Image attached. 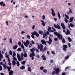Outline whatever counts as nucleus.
I'll return each instance as SVG.
<instances>
[{
	"label": "nucleus",
	"instance_id": "obj_37",
	"mask_svg": "<svg viewBox=\"0 0 75 75\" xmlns=\"http://www.w3.org/2000/svg\"><path fill=\"white\" fill-rule=\"evenodd\" d=\"M12 54H13L12 51L11 50H10L9 51V55H12Z\"/></svg>",
	"mask_w": 75,
	"mask_h": 75
},
{
	"label": "nucleus",
	"instance_id": "obj_35",
	"mask_svg": "<svg viewBox=\"0 0 75 75\" xmlns=\"http://www.w3.org/2000/svg\"><path fill=\"white\" fill-rule=\"evenodd\" d=\"M24 57H27V54L26 53H25L24 54Z\"/></svg>",
	"mask_w": 75,
	"mask_h": 75
},
{
	"label": "nucleus",
	"instance_id": "obj_51",
	"mask_svg": "<svg viewBox=\"0 0 75 75\" xmlns=\"http://www.w3.org/2000/svg\"><path fill=\"white\" fill-rule=\"evenodd\" d=\"M21 57H24V53H21Z\"/></svg>",
	"mask_w": 75,
	"mask_h": 75
},
{
	"label": "nucleus",
	"instance_id": "obj_15",
	"mask_svg": "<svg viewBox=\"0 0 75 75\" xmlns=\"http://www.w3.org/2000/svg\"><path fill=\"white\" fill-rule=\"evenodd\" d=\"M42 57L43 60H46V58L45 57V56L44 55V54H43L42 56Z\"/></svg>",
	"mask_w": 75,
	"mask_h": 75
},
{
	"label": "nucleus",
	"instance_id": "obj_16",
	"mask_svg": "<svg viewBox=\"0 0 75 75\" xmlns=\"http://www.w3.org/2000/svg\"><path fill=\"white\" fill-rule=\"evenodd\" d=\"M7 68L8 69V72H10V69H11V67L10 66L9 67H7Z\"/></svg>",
	"mask_w": 75,
	"mask_h": 75
},
{
	"label": "nucleus",
	"instance_id": "obj_8",
	"mask_svg": "<svg viewBox=\"0 0 75 75\" xmlns=\"http://www.w3.org/2000/svg\"><path fill=\"white\" fill-rule=\"evenodd\" d=\"M41 42L42 44H45V45L47 46V42H46V41L44 40H41Z\"/></svg>",
	"mask_w": 75,
	"mask_h": 75
},
{
	"label": "nucleus",
	"instance_id": "obj_7",
	"mask_svg": "<svg viewBox=\"0 0 75 75\" xmlns=\"http://www.w3.org/2000/svg\"><path fill=\"white\" fill-rule=\"evenodd\" d=\"M51 10L52 11V16H55L56 15V14L55 13V11L54 10H53V8H52L51 9Z\"/></svg>",
	"mask_w": 75,
	"mask_h": 75
},
{
	"label": "nucleus",
	"instance_id": "obj_19",
	"mask_svg": "<svg viewBox=\"0 0 75 75\" xmlns=\"http://www.w3.org/2000/svg\"><path fill=\"white\" fill-rule=\"evenodd\" d=\"M16 61H15V60H13L12 61L13 65L14 66V65H16Z\"/></svg>",
	"mask_w": 75,
	"mask_h": 75
},
{
	"label": "nucleus",
	"instance_id": "obj_5",
	"mask_svg": "<svg viewBox=\"0 0 75 75\" xmlns=\"http://www.w3.org/2000/svg\"><path fill=\"white\" fill-rule=\"evenodd\" d=\"M61 26L62 27V28L63 29V32L65 33V25H64V24L63 23H61Z\"/></svg>",
	"mask_w": 75,
	"mask_h": 75
},
{
	"label": "nucleus",
	"instance_id": "obj_49",
	"mask_svg": "<svg viewBox=\"0 0 75 75\" xmlns=\"http://www.w3.org/2000/svg\"><path fill=\"white\" fill-rule=\"evenodd\" d=\"M44 67H40V70H42V69H44Z\"/></svg>",
	"mask_w": 75,
	"mask_h": 75
},
{
	"label": "nucleus",
	"instance_id": "obj_62",
	"mask_svg": "<svg viewBox=\"0 0 75 75\" xmlns=\"http://www.w3.org/2000/svg\"><path fill=\"white\" fill-rule=\"evenodd\" d=\"M32 50H33V51H35V47H33L32 48Z\"/></svg>",
	"mask_w": 75,
	"mask_h": 75
},
{
	"label": "nucleus",
	"instance_id": "obj_44",
	"mask_svg": "<svg viewBox=\"0 0 75 75\" xmlns=\"http://www.w3.org/2000/svg\"><path fill=\"white\" fill-rule=\"evenodd\" d=\"M18 61H21V59L20 58V57H19L18 58Z\"/></svg>",
	"mask_w": 75,
	"mask_h": 75
},
{
	"label": "nucleus",
	"instance_id": "obj_21",
	"mask_svg": "<svg viewBox=\"0 0 75 75\" xmlns=\"http://www.w3.org/2000/svg\"><path fill=\"white\" fill-rule=\"evenodd\" d=\"M74 19V17L70 18V22H72L73 21V20Z\"/></svg>",
	"mask_w": 75,
	"mask_h": 75
},
{
	"label": "nucleus",
	"instance_id": "obj_50",
	"mask_svg": "<svg viewBox=\"0 0 75 75\" xmlns=\"http://www.w3.org/2000/svg\"><path fill=\"white\" fill-rule=\"evenodd\" d=\"M13 59L14 60L17 61V58H16L15 57H13Z\"/></svg>",
	"mask_w": 75,
	"mask_h": 75
},
{
	"label": "nucleus",
	"instance_id": "obj_38",
	"mask_svg": "<svg viewBox=\"0 0 75 75\" xmlns=\"http://www.w3.org/2000/svg\"><path fill=\"white\" fill-rule=\"evenodd\" d=\"M65 16L66 17V18L67 19H69V17L68 16V15H66V14H65Z\"/></svg>",
	"mask_w": 75,
	"mask_h": 75
},
{
	"label": "nucleus",
	"instance_id": "obj_18",
	"mask_svg": "<svg viewBox=\"0 0 75 75\" xmlns=\"http://www.w3.org/2000/svg\"><path fill=\"white\" fill-rule=\"evenodd\" d=\"M17 47H18V46L17 45H16L15 46H13V49L14 50H16Z\"/></svg>",
	"mask_w": 75,
	"mask_h": 75
},
{
	"label": "nucleus",
	"instance_id": "obj_24",
	"mask_svg": "<svg viewBox=\"0 0 75 75\" xmlns=\"http://www.w3.org/2000/svg\"><path fill=\"white\" fill-rule=\"evenodd\" d=\"M3 66L4 67V69H6L7 68V67L8 66H6V64H4Z\"/></svg>",
	"mask_w": 75,
	"mask_h": 75
},
{
	"label": "nucleus",
	"instance_id": "obj_54",
	"mask_svg": "<svg viewBox=\"0 0 75 75\" xmlns=\"http://www.w3.org/2000/svg\"><path fill=\"white\" fill-rule=\"evenodd\" d=\"M30 35H27V38H28V39H30Z\"/></svg>",
	"mask_w": 75,
	"mask_h": 75
},
{
	"label": "nucleus",
	"instance_id": "obj_33",
	"mask_svg": "<svg viewBox=\"0 0 75 75\" xmlns=\"http://www.w3.org/2000/svg\"><path fill=\"white\" fill-rule=\"evenodd\" d=\"M69 13H72V11L70 8H69Z\"/></svg>",
	"mask_w": 75,
	"mask_h": 75
},
{
	"label": "nucleus",
	"instance_id": "obj_1",
	"mask_svg": "<svg viewBox=\"0 0 75 75\" xmlns=\"http://www.w3.org/2000/svg\"><path fill=\"white\" fill-rule=\"evenodd\" d=\"M54 34L56 35V36H57V38H58V40H61L63 36L62 35L59 33H58L57 32H54Z\"/></svg>",
	"mask_w": 75,
	"mask_h": 75
},
{
	"label": "nucleus",
	"instance_id": "obj_34",
	"mask_svg": "<svg viewBox=\"0 0 75 75\" xmlns=\"http://www.w3.org/2000/svg\"><path fill=\"white\" fill-rule=\"evenodd\" d=\"M57 25H58L57 27V28H58V29H61V27H60V26H59V25H58V24H57Z\"/></svg>",
	"mask_w": 75,
	"mask_h": 75
},
{
	"label": "nucleus",
	"instance_id": "obj_26",
	"mask_svg": "<svg viewBox=\"0 0 75 75\" xmlns=\"http://www.w3.org/2000/svg\"><path fill=\"white\" fill-rule=\"evenodd\" d=\"M68 40L69 42H71V41H72V39L70 38V37H68Z\"/></svg>",
	"mask_w": 75,
	"mask_h": 75
},
{
	"label": "nucleus",
	"instance_id": "obj_6",
	"mask_svg": "<svg viewBox=\"0 0 75 75\" xmlns=\"http://www.w3.org/2000/svg\"><path fill=\"white\" fill-rule=\"evenodd\" d=\"M49 42L47 41V42L49 45H51V43L52 42V40H51V38L50 36L49 37Z\"/></svg>",
	"mask_w": 75,
	"mask_h": 75
},
{
	"label": "nucleus",
	"instance_id": "obj_36",
	"mask_svg": "<svg viewBox=\"0 0 75 75\" xmlns=\"http://www.w3.org/2000/svg\"><path fill=\"white\" fill-rule=\"evenodd\" d=\"M17 51H21V48H19L18 49Z\"/></svg>",
	"mask_w": 75,
	"mask_h": 75
},
{
	"label": "nucleus",
	"instance_id": "obj_43",
	"mask_svg": "<svg viewBox=\"0 0 75 75\" xmlns=\"http://www.w3.org/2000/svg\"><path fill=\"white\" fill-rule=\"evenodd\" d=\"M18 45H19V46H20V45H21V42H18Z\"/></svg>",
	"mask_w": 75,
	"mask_h": 75
},
{
	"label": "nucleus",
	"instance_id": "obj_47",
	"mask_svg": "<svg viewBox=\"0 0 75 75\" xmlns=\"http://www.w3.org/2000/svg\"><path fill=\"white\" fill-rule=\"evenodd\" d=\"M52 28L53 30L54 31H56V30L54 27H52Z\"/></svg>",
	"mask_w": 75,
	"mask_h": 75
},
{
	"label": "nucleus",
	"instance_id": "obj_17",
	"mask_svg": "<svg viewBox=\"0 0 75 75\" xmlns=\"http://www.w3.org/2000/svg\"><path fill=\"white\" fill-rule=\"evenodd\" d=\"M60 40H62V42L63 43H65V38H63Z\"/></svg>",
	"mask_w": 75,
	"mask_h": 75
},
{
	"label": "nucleus",
	"instance_id": "obj_20",
	"mask_svg": "<svg viewBox=\"0 0 75 75\" xmlns=\"http://www.w3.org/2000/svg\"><path fill=\"white\" fill-rule=\"evenodd\" d=\"M38 33L41 35H42V34H43V31L41 30H39L38 31Z\"/></svg>",
	"mask_w": 75,
	"mask_h": 75
},
{
	"label": "nucleus",
	"instance_id": "obj_12",
	"mask_svg": "<svg viewBox=\"0 0 75 75\" xmlns=\"http://www.w3.org/2000/svg\"><path fill=\"white\" fill-rule=\"evenodd\" d=\"M40 22H42V23L41 24L42 26H45V23L44 22V21L41 20L40 21Z\"/></svg>",
	"mask_w": 75,
	"mask_h": 75
},
{
	"label": "nucleus",
	"instance_id": "obj_40",
	"mask_svg": "<svg viewBox=\"0 0 75 75\" xmlns=\"http://www.w3.org/2000/svg\"><path fill=\"white\" fill-rule=\"evenodd\" d=\"M21 64L23 65H24L25 64V61H24L21 62Z\"/></svg>",
	"mask_w": 75,
	"mask_h": 75
},
{
	"label": "nucleus",
	"instance_id": "obj_25",
	"mask_svg": "<svg viewBox=\"0 0 75 75\" xmlns=\"http://www.w3.org/2000/svg\"><path fill=\"white\" fill-rule=\"evenodd\" d=\"M20 68L21 69H25V67L24 66H22V67H20Z\"/></svg>",
	"mask_w": 75,
	"mask_h": 75
},
{
	"label": "nucleus",
	"instance_id": "obj_61",
	"mask_svg": "<svg viewBox=\"0 0 75 75\" xmlns=\"http://www.w3.org/2000/svg\"><path fill=\"white\" fill-rule=\"evenodd\" d=\"M2 67L0 65V71H2Z\"/></svg>",
	"mask_w": 75,
	"mask_h": 75
},
{
	"label": "nucleus",
	"instance_id": "obj_52",
	"mask_svg": "<svg viewBox=\"0 0 75 75\" xmlns=\"http://www.w3.org/2000/svg\"><path fill=\"white\" fill-rule=\"evenodd\" d=\"M65 22L66 23H67L68 22V20H67V19H65L64 20Z\"/></svg>",
	"mask_w": 75,
	"mask_h": 75
},
{
	"label": "nucleus",
	"instance_id": "obj_11",
	"mask_svg": "<svg viewBox=\"0 0 75 75\" xmlns=\"http://www.w3.org/2000/svg\"><path fill=\"white\" fill-rule=\"evenodd\" d=\"M54 70L56 71L55 72L56 74H57L59 73V68H57L56 69H55Z\"/></svg>",
	"mask_w": 75,
	"mask_h": 75
},
{
	"label": "nucleus",
	"instance_id": "obj_63",
	"mask_svg": "<svg viewBox=\"0 0 75 75\" xmlns=\"http://www.w3.org/2000/svg\"><path fill=\"white\" fill-rule=\"evenodd\" d=\"M0 64L1 65H3V62H1L0 63Z\"/></svg>",
	"mask_w": 75,
	"mask_h": 75
},
{
	"label": "nucleus",
	"instance_id": "obj_23",
	"mask_svg": "<svg viewBox=\"0 0 75 75\" xmlns=\"http://www.w3.org/2000/svg\"><path fill=\"white\" fill-rule=\"evenodd\" d=\"M43 38H45V37H48V36H47V34H46V33L45 34H43Z\"/></svg>",
	"mask_w": 75,
	"mask_h": 75
},
{
	"label": "nucleus",
	"instance_id": "obj_56",
	"mask_svg": "<svg viewBox=\"0 0 75 75\" xmlns=\"http://www.w3.org/2000/svg\"><path fill=\"white\" fill-rule=\"evenodd\" d=\"M55 71H53L52 73V75H54V74H55Z\"/></svg>",
	"mask_w": 75,
	"mask_h": 75
},
{
	"label": "nucleus",
	"instance_id": "obj_31",
	"mask_svg": "<svg viewBox=\"0 0 75 75\" xmlns=\"http://www.w3.org/2000/svg\"><path fill=\"white\" fill-rule=\"evenodd\" d=\"M58 16L59 18V19H60V18H61V16L60 15V14L59 13V12H58Z\"/></svg>",
	"mask_w": 75,
	"mask_h": 75
},
{
	"label": "nucleus",
	"instance_id": "obj_39",
	"mask_svg": "<svg viewBox=\"0 0 75 75\" xmlns=\"http://www.w3.org/2000/svg\"><path fill=\"white\" fill-rule=\"evenodd\" d=\"M9 40H10V43H11V44H12V39H11V38H10V39H9Z\"/></svg>",
	"mask_w": 75,
	"mask_h": 75
},
{
	"label": "nucleus",
	"instance_id": "obj_57",
	"mask_svg": "<svg viewBox=\"0 0 75 75\" xmlns=\"http://www.w3.org/2000/svg\"><path fill=\"white\" fill-rule=\"evenodd\" d=\"M3 3H4V2L3 1L0 2V5H3Z\"/></svg>",
	"mask_w": 75,
	"mask_h": 75
},
{
	"label": "nucleus",
	"instance_id": "obj_27",
	"mask_svg": "<svg viewBox=\"0 0 75 75\" xmlns=\"http://www.w3.org/2000/svg\"><path fill=\"white\" fill-rule=\"evenodd\" d=\"M16 64L18 67H19V66H20V63H19V62H18V61H17Z\"/></svg>",
	"mask_w": 75,
	"mask_h": 75
},
{
	"label": "nucleus",
	"instance_id": "obj_3",
	"mask_svg": "<svg viewBox=\"0 0 75 75\" xmlns=\"http://www.w3.org/2000/svg\"><path fill=\"white\" fill-rule=\"evenodd\" d=\"M30 44V41L28 40H27L26 41V42H23V44L25 47H28V45H29Z\"/></svg>",
	"mask_w": 75,
	"mask_h": 75
},
{
	"label": "nucleus",
	"instance_id": "obj_53",
	"mask_svg": "<svg viewBox=\"0 0 75 75\" xmlns=\"http://www.w3.org/2000/svg\"><path fill=\"white\" fill-rule=\"evenodd\" d=\"M54 41H58V39L57 38H54Z\"/></svg>",
	"mask_w": 75,
	"mask_h": 75
},
{
	"label": "nucleus",
	"instance_id": "obj_4",
	"mask_svg": "<svg viewBox=\"0 0 75 75\" xmlns=\"http://www.w3.org/2000/svg\"><path fill=\"white\" fill-rule=\"evenodd\" d=\"M63 51L65 52L67 51V49L68 48V46L67 45H63Z\"/></svg>",
	"mask_w": 75,
	"mask_h": 75
},
{
	"label": "nucleus",
	"instance_id": "obj_60",
	"mask_svg": "<svg viewBox=\"0 0 75 75\" xmlns=\"http://www.w3.org/2000/svg\"><path fill=\"white\" fill-rule=\"evenodd\" d=\"M9 55H7L5 57H6V58H9Z\"/></svg>",
	"mask_w": 75,
	"mask_h": 75
},
{
	"label": "nucleus",
	"instance_id": "obj_45",
	"mask_svg": "<svg viewBox=\"0 0 75 75\" xmlns=\"http://www.w3.org/2000/svg\"><path fill=\"white\" fill-rule=\"evenodd\" d=\"M54 25L55 28H57L58 25H55V24H54Z\"/></svg>",
	"mask_w": 75,
	"mask_h": 75
},
{
	"label": "nucleus",
	"instance_id": "obj_13",
	"mask_svg": "<svg viewBox=\"0 0 75 75\" xmlns=\"http://www.w3.org/2000/svg\"><path fill=\"white\" fill-rule=\"evenodd\" d=\"M40 51H43V45L41 44H40Z\"/></svg>",
	"mask_w": 75,
	"mask_h": 75
},
{
	"label": "nucleus",
	"instance_id": "obj_42",
	"mask_svg": "<svg viewBox=\"0 0 75 75\" xmlns=\"http://www.w3.org/2000/svg\"><path fill=\"white\" fill-rule=\"evenodd\" d=\"M51 30V27H49L48 28V29H47V31H50Z\"/></svg>",
	"mask_w": 75,
	"mask_h": 75
},
{
	"label": "nucleus",
	"instance_id": "obj_58",
	"mask_svg": "<svg viewBox=\"0 0 75 75\" xmlns=\"http://www.w3.org/2000/svg\"><path fill=\"white\" fill-rule=\"evenodd\" d=\"M67 55V56L65 57V59H68V58H69V55Z\"/></svg>",
	"mask_w": 75,
	"mask_h": 75
},
{
	"label": "nucleus",
	"instance_id": "obj_32",
	"mask_svg": "<svg viewBox=\"0 0 75 75\" xmlns=\"http://www.w3.org/2000/svg\"><path fill=\"white\" fill-rule=\"evenodd\" d=\"M16 55V52H13L12 55L13 57H15Z\"/></svg>",
	"mask_w": 75,
	"mask_h": 75
},
{
	"label": "nucleus",
	"instance_id": "obj_41",
	"mask_svg": "<svg viewBox=\"0 0 75 75\" xmlns=\"http://www.w3.org/2000/svg\"><path fill=\"white\" fill-rule=\"evenodd\" d=\"M43 72L45 73H47V70L46 69H44L43 70Z\"/></svg>",
	"mask_w": 75,
	"mask_h": 75
},
{
	"label": "nucleus",
	"instance_id": "obj_55",
	"mask_svg": "<svg viewBox=\"0 0 75 75\" xmlns=\"http://www.w3.org/2000/svg\"><path fill=\"white\" fill-rule=\"evenodd\" d=\"M51 52H52V54H53V55H55V53L53 51H52Z\"/></svg>",
	"mask_w": 75,
	"mask_h": 75
},
{
	"label": "nucleus",
	"instance_id": "obj_22",
	"mask_svg": "<svg viewBox=\"0 0 75 75\" xmlns=\"http://www.w3.org/2000/svg\"><path fill=\"white\" fill-rule=\"evenodd\" d=\"M31 34L32 35H31V37L32 38H35V37H34V32H33V33H31Z\"/></svg>",
	"mask_w": 75,
	"mask_h": 75
},
{
	"label": "nucleus",
	"instance_id": "obj_30",
	"mask_svg": "<svg viewBox=\"0 0 75 75\" xmlns=\"http://www.w3.org/2000/svg\"><path fill=\"white\" fill-rule=\"evenodd\" d=\"M70 27H71L73 28L74 27V25L72 23H70Z\"/></svg>",
	"mask_w": 75,
	"mask_h": 75
},
{
	"label": "nucleus",
	"instance_id": "obj_14",
	"mask_svg": "<svg viewBox=\"0 0 75 75\" xmlns=\"http://www.w3.org/2000/svg\"><path fill=\"white\" fill-rule=\"evenodd\" d=\"M44 50H43L42 51V52H45V51H47V47L45 46L44 47Z\"/></svg>",
	"mask_w": 75,
	"mask_h": 75
},
{
	"label": "nucleus",
	"instance_id": "obj_9",
	"mask_svg": "<svg viewBox=\"0 0 75 75\" xmlns=\"http://www.w3.org/2000/svg\"><path fill=\"white\" fill-rule=\"evenodd\" d=\"M33 33H34V35H35L36 37H38L40 36V34L38 33L37 32L34 31L33 32Z\"/></svg>",
	"mask_w": 75,
	"mask_h": 75
},
{
	"label": "nucleus",
	"instance_id": "obj_28",
	"mask_svg": "<svg viewBox=\"0 0 75 75\" xmlns=\"http://www.w3.org/2000/svg\"><path fill=\"white\" fill-rule=\"evenodd\" d=\"M36 44L37 45H38V48L39 50H40V44H38V43H36Z\"/></svg>",
	"mask_w": 75,
	"mask_h": 75
},
{
	"label": "nucleus",
	"instance_id": "obj_48",
	"mask_svg": "<svg viewBox=\"0 0 75 75\" xmlns=\"http://www.w3.org/2000/svg\"><path fill=\"white\" fill-rule=\"evenodd\" d=\"M42 19L43 20H45V15H43L42 16Z\"/></svg>",
	"mask_w": 75,
	"mask_h": 75
},
{
	"label": "nucleus",
	"instance_id": "obj_59",
	"mask_svg": "<svg viewBox=\"0 0 75 75\" xmlns=\"http://www.w3.org/2000/svg\"><path fill=\"white\" fill-rule=\"evenodd\" d=\"M31 42H32V44H35V43L34 42L33 40H32Z\"/></svg>",
	"mask_w": 75,
	"mask_h": 75
},
{
	"label": "nucleus",
	"instance_id": "obj_2",
	"mask_svg": "<svg viewBox=\"0 0 75 75\" xmlns=\"http://www.w3.org/2000/svg\"><path fill=\"white\" fill-rule=\"evenodd\" d=\"M30 51L32 53H31L30 54V58H31V57H34L35 56V53H34V52L33 50V49H30Z\"/></svg>",
	"mask_w": 75,
	"mask_h": 75
},
{
	"label": "nucleus",
	"instance_id": "obj_46",
	"mask_svg": "<svg viewBox=\"0 0 75 75\" xmlns=\"http://www.w3.org/2000/svg\"><path fill=\"white\" fill-rule=\"evenodd\" d=\"M17 56L18 58H19L20 57V54H19L18 53L17 54Z\"/></svg>",
	"mask_w": 75,
	"mask_h": 75
},
{
	"label": "nucleus",
	"instance_id": "obj_29",
	"mask_svg": "<svg viewBox=\"0 0 75 75\" xmlns=\"http://www.w3.org/2000/svg\"><path fill=\"white\" fill-rule=\"evenodd\" d=\"M28 71H29V72H31V67H29L28 68Z\"/></svg>",
	"mask_w": 75,
	"mask_h": 75
},
{
	"label": "nucleus",
	"instance_id": "obj_10",
	"mask_svg": "<svg viewBox=\"0 0 75 75\" xmlns=\"http://www.w3.org/2000/svg\"><path fill=\"white\" fill-rule=\"evenodd\" d=\"M67 32H65V34L67 35H68V34H70V31H69V29H67Z\"/></svg>",
	"mask_w": 75,
	"mask_h": 75
},
{
	"label": "nucleus",
	"instance_id": "obj_64",
	"mask_svg": "<svg viewBox=\"0 0 75 75\" xmlns=\"http://www.w3.org/2000/svg\"><path fill=\"white\" fill-rule=\"evenodd\" d=\"M62 75H65V73H62Z\"/></svg>",
	"mask_w": 75,
	"mask_h": 75
}]
</instances>
